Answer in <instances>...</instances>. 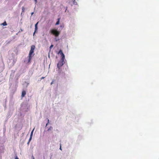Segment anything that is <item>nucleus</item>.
I'll return each mask as SVG.
<instances>
[{
    "mask_svg": "<svg viewBox=\"0 0 159 159\" xmlns=\"http://www.w3.org/2000/svg\"><path fill=\"white\" fill-rule=\"evenodd\" d=\"M35 48V46L34 45H33L31 46L30 50V51L29 56H28V62H30L32 58V55L34 52V50Z\"/></svg>",
    "mask_w": 159,
    "mask_h": 159,
    "instance_id": "f257e3e1",
    "label": "nucleus"
},
{
    "mask_svg": "<svg viewBox=\"0 0 159 159\" xmlns=\"http://www.w3.org/2000/svg\"><path fill=\"white\" fill-rule=\"evenodd\" d=\"M50 33L56 37H58L60 34V32L56 29H52L50 30Z\"/></svg>",
    "mask_w": 159,
    "mask_h": 159,
    "instance_id": "f03ea898",
    "label": "nucleus"
},
{
    "mask_svg": "<svg viewBox=\"0 0 159 159\" xmlns=\"http://www.w3.org/2000/svg\"><path fill=\"white\" fill-rule=\"evenodd\" d=\"M64 60H63L62 59H61L60 60L57 64V67L60 69V67L62 66L64 64Z\"/></svg>",
    "mask_w": 159,
    "mask_h": 159,
    "instance_id": "7ed1b4c3",
    "label": "nucleus"
},
{
    "mask_svg": "<svg viewBox=\"0 0 159 159\" xmlns=\"http://www.w3.org/2000/svg\"><path fill=\"white\" fill-rule=\"evenodd\" d=\"M58 54H60L61 55V59H62L63 60H64L65 58V56L61 50H60L59 51Z\"/></svg>",
    "mask_w": 159,
    "mask_h": 159,
    "instance_id": "20e7f679",
    "label": "nucleus"
},
{
    "mask_svg": "<svg viewBox=\"0 0 159 159\" xmlns=\"http://www.w3.org/2000/svg\"><path fill=\"white\" fill-rule=\"evenodd\" d=\"M39 22H38L35 25V31L34 33V34L35 33L37 30L38 29L37 25L38 24Z\"/></svg>",
    "mask_w": 159,
    "mask_h": 159,
    "instance_id": "39448f33",
    "label": "nucleus"
},
{
    "mask_svg": "<svg viewBox=\"0 0 159 159\" xmlns=\"http://www.w3.org/2000/svg\"><path fill=\"white\" fill-rule=\"evenodd\" d=\"M26 94V92L25 91L23 90L22 92L21 97H24Z\"/></svg>",
    "mask_w": 159,
    "mask_h": 159,
    "instance_id": "423d86ee",
    "label": "nucleus"
},
{
    "mask_svg": "<svg viewBox=\"0 0 159 159\" xmlns=\"http://www.w3.org/2000/svg\"><path fill=\"white\" fill-rule=\"evenodd\" d=\"M60 19V18H58L57 19V22L55 24L56 25H58L59 24Z\"/></svg>",
    "mask_w": 159,
    "mask_h": 159,
    "instance_id": "0eeeda50",
    "label": "nucleus"
},
{
    "mask_svg": "<svg viewBox=\"0 0 159 159\" xmlns=\"http://www.w3.org/2000/svg\"><path fill=\"white\" fill-rule=\"evenodd\" d=\"M73 2V4L75 5H77V3L75 1V0H72Z\"/></svg>",
    "mask_w": 159,
    "mask_h": 159,
    "instance_id": "6e6552de",
    "label": "nucleus"
},
{
    "mask_svg": "<svg viewBox=\"0 0 159 159\" xmlns=\"http://www.w3.org/2000/svg\"><path fill=\"white\" fill-rule=\"evenodd\" d=\"M2 25H3V26H6L7 25V23L6 21H5L2 24Z\"/></svg>",
    "mask_w": 159,
    "mask_h": 159,
    "instance_id": "1a4fd4ad",
    "label": "nucleus"
},
{
    "mask_svg": "<svg viewBox=\"0 0 159 159\" xmlns=\"http://www.w3.org/2000/svg\"><path fill=\"white\" fill-rule=\"evenodd\" d=\"M34 129H33V130L32 131V132H31V134H30V136H32V135H33V131H34Z\"/></svg>",
    "mask_w": 159,
    "mask_h": 159,
    "instance_id": "9d476101",
    "label": "nucleus"
},
{
    "mask_svg": "<svg viewBox=\"0 0 159 159\" xmlns=\"http://www.w3.org/2000/svg\"><path fill=\"white\" fill-rule=\"evenodd\" d=\"M32 137L30 136V138H29V141H28V144L29 143V142L31 141V139H32Z\"/></svg>",
    "mask_w": 159,
    "mask_h": 159,
    "instance_id": "9b49d317",
    "label": "nucleus"
},
{
    "mask_svg": "<svg viewBox=\"0 0 159 159\" xmlns=\"http://www.w3.org/2000/svg\"><path fill=\"white\" fill-rule=\"evenodd\" d=\"M55 40L56 41H58V40H59V39H57V38H55Z\"/></svg>",
    "mask_w": 159,
    "mask_h": 159,
    "instance_id": "f8f14e48",
    "label": "nucleus"
},
{
    "mask_svg": "<svg viewBox=\"0 0 159 159\" xmlns=\"http://www.w3.org/2000/svg\"><path fill=\"white\" fill-rule=\"evenodd\" d=\"M48 123H47L46 124V126H47L48 124L49 123V120L48 119Z\"/></svg>",
    "mask_w": 159,
    "mask_h": 159,
    "instance_id": "ddd939ff",
    "label": "nucleus"
},
{
    "mask_svg": "<svg viewBox=\"0 0 159 159\" xmlns=\"http://www.w3.org/2000/svg\"><path fill=\"white\" fill-rule=\"evenodd\" d=\"M53 45H51L50 47V48L51 49V48H52L53 47Z\"/></svg>",
    "mask_w": 159,
    "mask_h": 159,
    "instance_id": "4468645a",
    "label": "nucleus"
},
{
    "mask_svg": "<svg viewBox=\"0 0 159 159\" xmlns=\"http://www.w3.org/2000/svg\"><path fill=\"white\" fill-rule=\"evenodd\" d=\"M52 127H50L48 129V131H49V130H50V129Z\"/></svg>",
    "mask_w": 159,
    "mask_h": 159,
    "instance_id": "2eb2a0df",
    "label": "nucleus"
},
{
    "mask_svg": "<svg viewBox=\"0 0 159 159\" xmlns=\"http://www.w3.org/2000/svg\"><path fill=\"white\" fill-rule=\"evenodd\" d=\"M45 77H42L41 78V80H42L43 79H44V78H45Z\"/></svg>",
    "mask_w": 159,
    "mask_h": 159,
    "instance_id": "dca6fc26",
    "label": "nucleus"
},
{
    "mask_svg": "<svg viewBox=\"0 0 159 159\" xmlns=\"http://www.w3.org/2000/svg\"><path fill=\"white\" fill-rule=\"evenodd\" d=\"M15 159H19V158H18L16 156L15 157Z\"/></svg>",
    "mask_w": 159,
    "mask_h": 159,
    "instance_id": "f3484780",
    "label": "nucleus"
},
{
    "mask_svg": "<svg viewBox=\"0 0 159 159\" xmlns=\"http://www.w3.org/2000/svg\"><path fill=\"white\" fill-rule=\"evenodd\" d=\"M60 149L61 150V145L60 146Z\"/></svg>",
    "mask_w": 159,
    "mask_h": 159,
    "instance_id": "a211bd4d",
    "label": "nucleus"
},
{
    "mask_svg": "<svg viewBox=\"0 0 159 159\" xmlns=\"http://www.w3.org/2000/svg\"><path fill=\"white\" fill-rule=\"evenodd\" d=\"M53 84V81L51 83V84L52 85V84Z\"/></svg>",
    "mask_w": 159,
    "mask_h": 159,
    "instance_id": "6ab92c4d",
    "label": "nucleus"
},
{
    "mask_svg": "<svg viewBox=\"0 0 159 159\" xmlns=\"http://www.w3.org/2000/svg\"><path fill=\"white\" fill-rule=\"evenodd\" d=\"M33 13H34L33 12H32V13H31V15H32V16L33 15Z\"/></svg>",
    "mask_w": 159,
    "mask_h": 159,
    "instance_id": "aec40b11",
    "label": "nucleus"
},
{
    "mask_svg": "<svg viewBox=\"0 0 159 159\" xmlns=\"http://www.w3.org/2000/svg\"><path fill=\"white\" fill-rule=\"evenodd\" d=\"M33 157V159H34V157Z\"/></svg>",
    "mask_w": 159,
    "mask_h": 159,
    "instance_id": "412c9836",
    "label": "nucleus"
}]
</instances>
